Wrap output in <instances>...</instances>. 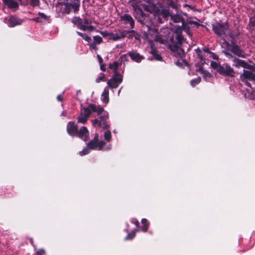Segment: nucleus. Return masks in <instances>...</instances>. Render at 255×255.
I'll list each match as a JSON object with an SVG mask.
<instances>
[{
    "mask_svg": "<svg viewBox=\"0 0 255 255\" xmlns=\"http://www.w3.org/2000/svg\"><path fill=\"white\" fill-rule=\"evenodd\" d=\"M122 19L125 21V23H129L132 27L134 25V21L132 18L128 14H125L122 17Z\"/></svg>",
    "mask_w": 255,
    "mask_h": 255,
    "instance_id": "ddd939ff",
    "label": "nucleus"
},
{
    "mask_svg": "<svg viewBox=\"0 0 255 255\" xmlns=\"http://www.w3.org/2000/svg\"><path fill=\"white\" fill-rule=\"evenodd\" d=\"M221 48H228L229 45V44L224 39L220 40Z\"/></svg>",
    "mask_w": 255,
    "mask_h": 255,
    "instance_id": "bb28decb",
    "label": "nucleus"
},
{
    "mask_svg": "<svg viewBox=\"0 0 255 255\" xmlns=\"http://www.w3.org/2000/svg\"><path fill=\"white\" fill-rule=\"evenodd\" d=\"M232 48H238V47H235V46H233L232 47Z\"/></svg>",
    "mask_w": 255,
    "mask_h": 255,
    "instance_id": "8fccbe9b",
    "label": "nucleus"
},
{
    "mask_svg": "<svg viewBox=\"0 0 255 255\" xmlns=\"http://www.w3.org/2000/svg\"><path fill=\"white\" fill-rule=\"evenodd\" d=\"M177 38L179 41V42H181V40L183 39V37L181 35H178Z\"/></svg>",
    "mask_w": 255,
    "mask_h": 255,
    "instance_id": "ea45409f",
    "label": "nucleus"
},
{
    "mask_svg": "<svg viewBox=\"0 0 255 255\" xmlns=\"http://www.w3.org/2000/svg\"><path fill=\"white\" fill-rule=\"evenodd\" d=\"M199 50V49H197L196 50V52H198Z\"/></svg>",
    "mask_w": 255,
    "mask_h": 255,
    "instance_id": "de8ad7c7",
    "label": "nucleus"
},
{
    "mask_svg": "<svg viewBox=\"0 0 255 255\" xmlns=\"http://www.w3.org/2000/svg\"><path fill=\"white\" fill-rule=\"evenodd\" d=\"M97 58L99 62V64L103 63L102 58L99 55H97Z\"/></svg>",
    "mask_w": 255,
    "mask_h": 255,
    "instance_id": "c9c22d12",
    "label": "nucleus"
},
{
    "mask_svg": "<svg viewBox=\"0 0 255 255\" xmlns=\"http://www.w3.org/2000/svg\"><path fill=\"white\" fill-rule=\"evenodd\" d=\"M204 51L205 52H209V49H207V48H206V49H204Z\"/></svg>",
    "mask_w": 255,
    "mask_h": 255,
    "instance_id": "37998d69",
    "label": "nucleus"
},
{
    "mask_svg": "<svg viewBox=\"0 0 255 255\" xmlns=\"http://www.w3.org/2000/svg\"><path fill=\"white\" fill-rule=\"evenodd\" d=\"M76 135L82 139L86 141L88 140V130L85 127H82L80 128L79 131H77Z\"/></svg>",
    "mask_w": 255,
    "mask_h": 255,
    "instance_id": "6e6552de",
    "label": "nucleus"
},
{
    "mask_svg": "<svg viewBox=\"0 0 255 255\" xmlns=\"http://www.w3.org/2000/svg\"><path fill=\"white\" fill-rule=\"evenodd\" d=\"M171 53L177 57H182L184 55L183 49H170Z\"/></svg>",
    "mask_w": 255,
    "mask_h": 255,
    "instance_id": "f8f14e48",
    "label": "nucleus"
},
{
    "mask_svg": "<svg viewBox=\"0 0 255 255\" xmlns=\"http://www.w3.org/2000/svg\"><path fill=\"white\" fill-rule=\"evenodd\" d=\"M100 69L103 71H105L106 70V67H105V65L103 63H100Z\"/></svg>",
    "mask_w": 255,
    "mask_h": 255,
    "instance_id": "72a5a7b5",
    "label": "nucleus"
},
{
    "mask_svg": "<svg viewBox=\"0 0 255 255\" xmlns=\"http://www.w3.org/2000/svg\"><path fill=\"white\" fill-rule=\"evenodd\" d=\"M81 21L82 20L80 18L77 17H74L72 20V22L75 24L78 28L83 30H85L86 28V25L82 24Z\"/></svg>",
    "mask_w": 255,
    "mask_h": 255,
    "instance_id": "9b49d317",
    "label": "nucleus"
},
{
    "mask_svg": "<svg viewBox=\"0 0 255 255\" xmlns=\"http://www.w3.org/2000/svg\"><path fill=\"white\" fill-rule=\"evenodd\" d=\"M123 82V76L119 73H116L107 82V84L111 89H115Z\"/></svg>",
    "mask_w": 255,
    "mask_h": 255,
    "instance_id": "20e7f679",
    "label": "nucleus"
},
{
    "mask_svg": "<svg viewBox=\"0 0 255 255\" xmlns=\"http://www.w3.org/2000/svg\"><path fill=\"white\" fill-rule=\"evenodd\" d=\"M34 19L37 22H44L47 20V17L44 14L42 13H39V16L37 18H35Z\"/></svg>",
    "mask_w": 255,
    "mask_h": 255,
    "instance_id": "f3484780",
    "label": "nucleus"
},
{
    "mask_svg": "<svg viewBox=\"0 0 255 255\" xmlns=\"http://www.w3.org/2000/svg\"><path fill=\"white\" fill-rule=\"evenodd\" d=\"M150 52L153 55V56L156 60H161V57L158 53L156 49H151Z\"/></svg>",
    "mask_w": 255,
    "mask_h": 255,
    "instance_id": "6ab92c4d",
    "label": "nucleus"
},
{
    "mask_svg": "<svg viewBox=\"0 0 255 255\" xmlns=\"http://www.w3.org/2000/svg\"><path fill=\"white\" fill-rule=\"evenodd\" d=\"M164 14V16H167L169 14L168 12H166Z\"/></svg>",
    "mask_w": 255,
    "mask_h": 255,
    "instance_id": "a18cd8bd",
    "label": "nucleus"
},
{
    "mask_svg": "<svg viewBox=\"0 0 255 255\" xmlns=\"http://www.w3.org/2000/svg\"><path fill=\"white\" fill-rule=\"evenodd\" d=\"M105 145L103 141H99L98 135L96 134L94 139L90 141L88 144V148L92 149L101 150Z\"/></svg>",
    "mask_w": 255,
    "mask_h": 255,
    "instance_id": "39448f33",
    "label": "nucleus"
},
{
    "mask_svg": "<svg viewBox=\"0 0 255 255\" xmlns=\"http://www.w3.org/2000/svg\"><path fill=\"white\" fill-rule=\"evenodd\" d=\"M44 254V251L43 250H39L38 251H37V254L38 255H42V254Z\"/></svg>",
    "mask_w": 255,
    "mask_h": 255,
    "instance_id": "e433bc0d",
    "label": "nucleus"
},
{
    "mask_svg": "<svg viewBox=\"0 0 255 255\" xmlns=\"http://www.w3.org/2000/svg\"><path fill=\"white\" fill-rule=\"evenodd\" d=\"M109 90L107 88H105L102 94V101L104 103H108L109 101Z\"/></svg>",
    "mask_w": 255,
    "mask_h": 255,
    "instance_id": "4468645a",
    "label": "nucleus"
},
{
    "mask_svg": "<svg viewBox=\"0 0 255 255\" xmlns=\"http://www.w3.org/2000/svg\"><path fill=\"white\" fill-rule=\"evenodd\" d=\"M30 1L31 4L33 6H36L38 4L39 0H29Z\"/></svg>",
    "mask_w": 255,
    "mask_h": 255,
    "instance_id": "2f4dec72",
    "label": "nucleus"
},
{
    "mask_svg": "<svg viewBox=\"0 0 255 255\" xmlns=\"http://www.w3.org/2000/svg\"><path fill=\"white\" fill-rule=\"evenodd\" d=\"M201 82V78L198 77L195 79L191 81L190 84L192 86L194 87Z\"/></svg>",
    "mask_w": 255,
    "mask_h": 255,
    "instance_id": "393cba45",
    "label": "nucleus"
},
{
    "mask_svg": "<svg viewBox=\"0 0 255 255\" xmlns=\"http://www.w3.org/2000/svg\"><path fill=\"white\" fill-rule=\"evenodd\" d=\"M22 21L16 17L10 16L8 19V25L10 27H14L17 25H20Z\"/></svg>",
    "mask_w": 255,
    "mask_h": 255,
    "instance_id": "1a4fd4ad",
    "label": "nucleus"
},
{
    "mask_svg": "<svg viewBox=\"0 0 255 255\" xmlns=\"http://www.w3.org/2000/svg\"><path fill=\"white\" fill-rule=\"evenodd\" d=\"M102 34L103 35H105V32H102Z\"/></svg>",
    "mask_w": 255,
    "mask_h": 255,
    "instance_id": "3c124183",
    "label": "nucleus"
},
{
    "mask_svg": "<svg viewBox=\"0 0 255 255\" xmlns=\"http://www.w3.org/2000/svg\"><path fill=\"white\" fill-rule=\"evenodd\" d=\"M211 57L213 59H215V60H217L218 58V56L217 55H216L215 54H214V53H211Z\"/></svg>",
    "mask_w": 255,
    "mask_h": 255,
    "instance_id": "f704fd0d",
    "label": "nucleus"
},
{
    "mask_svg": "<svg viewBox=\"0 0 255 255\" xmlns=\"http://www.w3.org/2000/svg\"><path fill=\"white\" fill-rule=\"evenodd\" d=\"M89 149L88 148H86L84 149H83L82 151L79 152V154L81 156H83L84 155H86L89 153Z\"/></svg>",
    "mask_w": 255,
    "mask_h": 255,
    "instance_id": "c85d7f7f",
    "label": "nucleus"
},
{
    "mask_svg": "<svg viewBox=\"0 0 255 255\" xmlns=\"http://www.w3.org/2000/svg\"><path fill=\"white\" fill-rule=\"evenodd\" d=\"M129 56L132 60L136 62H140L143 59V57L138 53H130Z\"/></svg>",
    "mask_w": 255,
    "mask_h": 255,
    "instance_id": "2eb2a0df",
    "label": "nucleus"
},
{
    "mask_svg": "<svg viewBox=\"0 0 255 255\" xmlns=\"http://www.w3.org/2000/svg\"><path fill=\"white\" fill-rule=\"evenodd\" d=\"M250 99H255V91H254V96L253 97L251 96L250 97Z\"/></svg>",
    "mask_w": 255,
    "mask_h": 255,
    "instance_id": "79ce46f5",
    "label": "nucleus"
},
{
    "mask_svg": "<svg viewBox=\"0 0 255 255\" xmlns=\"http://www.w3.org/2000/svg\"><path fill=\"white\" fill-rule=\"evenodd\" d=\"M206 76L208 78H210L211 77V74L209 73L206 74Z\"/></svg>",
    "mask_w": 255,
    "mask_h": 255,
    "instance_id": "c03bdc74",
    "label": "nucleus"
},
{
    "mask_svg": "<svg viewBox=\"0 0 255 255\" xmlns=\"http://www.w3.org/2000/svg\"><path fill=\"white\" fill-rule=\"evenodd\" d=\"M57 100H58V101H62V96H61L60 95H58V96L57 97Z\"/></svg>",
    "mask_w": 255,
    "mask_h": 255,
    "instance_id": "58836bf2",
    "label": "nucleus"
},
{
    "mask_svg": "<svg viewBox=\"0 0 255 255\" xmlns=\"http://www.w3.org/2000/svg\"><path fill=\"white\" fill-rule=\"evenodd\" d=\"M211 66L221 75L228 76H234L235 72L234 69L227 64L221 65L216 62L212 61Z\"/></svg>",
    "mask_w": 255,
    "mask_h": 255,
    "instance_id": "7ed1b4c3",
    "label": "nucleus"
},
{
    "mask_svg": "<svg viewBox=\"0 0 255 255\" xmlns=\"http://www.w3.org/2000/svg\"><path fill=\"white\" fill-rule=\"evenodd\" d=\"M120 66V64L117 62H114L112 64H110L109 67L110 69L113 70L114 71V73H118V69L119 66Z\"/></svg>",
    "mask_w": 255,
    "mask_h": 255,
    "instance_id": "a211bd4d",
    "label": "nucleus"
},
{
    "mask_svg": "<svg viewBox=\"0 0 255 255\" xmlns=\"http://www.w3.org/2000/svg\"><path fill=\"white\" fill-rule=\"evenodd\" d=\"M79 6V2L75 3L74 4L72 5V7L74 9L75 11H76L78 9Z\"/></svg>",
    "mask_w": 255,
    "mask_h": 255,
    "instance_id": "7c9ffc66",
    "label": "nucleus"
},
{
    "mask_svg": "<svg viewBox=\"0 0 255 255\" xmlns=\"http://www.w3.org/2000/svg\"><path fill=\"white\" fill-rule=\"evenodd\" d=\"M228 29V25L227 23H216L212 24V29L217 35H221L225 34Z\"/></svg>",
    "mask_w": 255,
    "mask_h": 255,
    "instance_id": "423d86ee",
    "label": "nucleus"
},
{
    "mask_svg": "<svg viewBox=\"0 0 255 255\" xmlns=\"http://www.w3.org/2000/svg\"><path fill=\"white\" fill-rule=\"evenodd\" d=\"M121 89H122V88H121V89L119 90L118 93V95H120V92H121Z\"/></svg>",
    "mask_w": 255,
    "mask_h": 255,
    "instance_id": "49530a36",
    "label": "nucleus"
},
{
    "mask_svg": "<svg viewBox=\"0 0 255 255\" xmlns=\"http://www.w3.org/2000/svg\"><path fill=\"white\" fill-rule=\"evenodd\" d=\"M135 225L137 227L138 225H139V222L137 220H135L134 222H133Z\"/></svg>",
    "mask_w": 255,
    "mask_h": 255,
    "instance_id": "a19ab883",
    "label": "nucleus"
},
{
    "mask_svg": "<svg viewBox=\"0 0 255 255\" xmlns=\"http://www.w3.org/2000/svg\"><path fill=\"white\" fill-rule=\"evenodd\" d=\"M141 222L143 224V226L142 227V230L143 232H146L147 230L148 225L147 223V220L146 219H142L141 220Z\"/></svg>",
    "mask_w": 255,
    "mask_h": 255,
    "instance_id": "5701e85b",
    "label": "nucleus"
},
{
    "mask_svg": "<svg viewBox=\"0 0 255 255\" xmlns=\"http://www.w3.org/2000/svg\"><path fill=\"white\" fill-rule=\"evenodd\" d=\"M19 0L20 1L21 4H26L28 2V0Z\"/></svg>",
    "mask_w": 255,
    "mask_h": 255,
    "instance_id": "4c0bfd02",
    "label": "nucleus"
},
{
    "mask_svg": "<svg viewBox=\"0 0 255 255\" xmlns=\"http://www.w3.org/2000/svg\"><path fill=\"white\" fill-rule=\"evenodd\" d=\"M94 29V27L92 26H87L85 30H88L89 31H92Z\"/></svg>",
    "mask_w": 255,
    "mask_h": 255,
    "instance_id": "473e14b6",
    "label": "nucleus"
},
{
    "mask_svg": "<svg viewBox=\"0 0 255 255\" xmlns=\"http://www.w3.org/2000/svg\"><path fill=\"white\" fill-rule=\"evenodd\" d=\"M234 66L237 68L242 67L248 69L244 70L240 75V80L242 82L244 83L248 87H251L249 81L255 83V65H250L243 60H238Z\"/></svg>",
    "mask_w": 255,
    "mask_h": 255,
    "instance_id": "f03ea898",
    "label": "nucleus"
},
{
    "mask_svg": "<svg viewBox=\"0 0 255 255\" xmlns=\"http://www.w3.org/2000/svg\"><path fill=\"white\" fill-rule=\"evenodd\" d=\"M94 42L96 44H99L102 42V38L99 36H96L94 37Z\"/></svg>",
    "mask_w": 255,
    "mask_h": 255,
    "instance_id": "cd10ccee",
    "label": "nucleus"
},
{
    "mask_svg": "<svg viewBox=\"0 0 255 255\" xmlns=\"http://www.w3.org/2000/svg\"><path fill=\"white\" fill-rule=\"evenodd\" d=\"M128 33V32L127 31H123L121 33V35L120 36L112 35L111 36V38L113 39V40H117V39H120L121 38L126 36Z\"/></svg>",
    "mask_w": 255,
    "mask_h": 255,
    "instance_id": "412c9836",
    "label": "nucleus"
},
{
    "mask_svg": "<svg viewBox=\"0 0 255 255\" xmlns=\"http://www.w3.org/2000/svg\"><path fill=\"white\" fill-rule=\"evenodd\" d=\"M104 138L108 142H110L111 140V132L109 130H106L104 132Z\"/></svg>",
    "mask_w": 255,
    "mask_h": 255,
    "instance_id": "4be33fe9",
    "label": "nucleus"
},
{
    "mask_svg": "<svg viewBox=\"0 0 255 255\" xmlns=\"http://www.w3.org/2000/svg\"><path fill=\"white\" fill-rule=\"evenodd\" d=\"M105 79V75L104 74L103 75V76H100L96 78V82L97 83H100L101 81L104 80Z\"/></svg>",
    "mask_w": 255,
    "mask_h": 255,
    "instance_id": "c756f323",
    "label": "nucleus"
},
{
    "mask_svg": "<svg viewBox=\"0 0 255 255\" xmlns=\"http://www.w3.org/2000/svg\"><path fill=\"white\" fill-rule=\"evenodd\" d=\"M67 130L70 135H76L77 133L78 128L75 123L72 122L68 123L67 126Z\"/></svg>",
    "mask_w": 255,
    "mask_h": 255,
    "instance_id": "0eeeda50",
    "label": "nucleus"
},
{
    "mask_svg": "<svg viewBox=\"0 0 255 255\" xmlns=\"http://www.w3.org/2000/svg\"><path fill=\"white\" fill-rule=\"evenodd\" d=\"M155 40H156V41H159V40L158 39V38H156V39H155Z\"/></svg>",
    "mask_w": 255,
    "mask_h": 255,
    "instance_id": "09e8293b",
    "label": "nucleus"
},
{
    "mask_svg": "<svg viewBox=\"0 0 255 255\" xmlns=\"http://www.w3.org/2000/svg\"><path fill=\"white\" fill-rule=\"evenodd\" d=\"M3 2L11 9L15 10L18 7V3L14 0H3Z\"/></svg>",
    "mask_w": 255,
    "mask_h": 255,
    "instance_id": "9d476101",
    "label": "nucleus"
},
{
    "mask_svg": "<svg viewBox=\"0 0 255 255\" xmlns=\"http://www.w3.org/2000/svg\"><path fill=\"white\" fill-rule=\"evenodd\" d=\"M92 112H97L100 119V120L98 119L92 120L94 126L98 127L103 129H108L109 128V125L107 122L108 115L107 112L104 111L103 107L90 104L88 108H81V109L80 113L88 118H89Z\"/></svg>",
    "mask_w": 255,
    "mask_h": 255,
    "instance_id": "f257e3e1",
    "label": "nucleus"
},
{
    "mask_svg": "<svg viewBox=\"0 0 255 255\" xmlns=\"http://www.w3.org/2000/svg\"><path fill=\"white\" fill-rule=\"evenodd\" d=\"M110 145L109 146V147H108V149H110Z\"/></svg>",
    "mask_w": 255,
    "mask_h": 255,
    "instance_id": "603ef678",
    "label": "nucleus"
},
{
    "mask_svg": "<svg viewBox=\"0 0 255 255\" xmlns=\"http://www.w3.org/2000/svg\"><path fill=\"white\" fill-rule=\"evenodd\" d=\"M231 50L232 53L239 57H246L247 55L241 50V49H231Z\"/></svg>",
    "mask_w": 255,
    "mask_h": 255,
    "instance_id": "dca6fc26",
    "label": "nucleus"
},
{
    "mask_svg": "<svg viewBox=\"0 0 255 255\" xmlns=\"http://www.w3.org/2000/svg\"><path fill=\"white\" fill-rule=\"evenodd\" d=\"M137 229H135L133 231H132L130 233H129L126 238V240H130L133 239L134 237L135 233L137 232Z\"/></svg>",
    "mask_w": 255,
    "mask_h": 255,
    "instance_id": "b1692460",
    "label": "nucleus"
},
{
    "mask_svg": "<svg viewBox=\"0 0 255 255\" xmlns=\"http://www.w3.org/2000/svg\"><path fill=\"white\" fill-rule=\"evenodd\" d=\"M77 33L87 42H89V40H91L90 38L88 36L86 35L85 33H83L80 32H77Z\"/></svg>",
    "mask_w": 255,
    "mask_h": 255,
    "instance_id": "a878e982",
    "label": "nucleus"
},
{
    "mask_svg": "<svg viewBox=\"0 0 255 255\" xmlns=\"http://www.w3.org/2000/svg\"><path fill=\"white\" fill-rule=\"evenodd\" d=\"M88 118H89L80 113L78 118V122L80 123L85 124L88 121Z\"/></svg>",
    "mask_w": 255,
    "mask_h": 255,
    "instance_id": "aec40b11",
    "label": "nucleus"
}]
</instances>
